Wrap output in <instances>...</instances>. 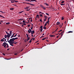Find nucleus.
<instances>
[{
	"label": "nucleus",
	"instance_id": "f257e3e1",
	"mask_svg": "<svg viewBox=\"0 0 74 74\" xmlns=\"http://www.w3.org/2000/svg\"><path fill=\"white\" fill-rule=\"evenodd\" d=\"M8 42H9L10 45L13 47L14 46V45L13 44L14 43V42H10V41H8Z\"/></svg>",
	"mask_w": 74,
	"mask_h": 74
},
{
	"label": "nucleus",
	"instance_id": "f03ea898",
	"mask_svg": "<svg viewBox=\"0 0 74 74\" xmlns=\"http://www.w3.org/2000/svg\"><path fill=\"white\" fill-rule=\"evenodd\" d=\"M9 41L10 42H14V38L10 39Z\"/></svg>",
	"mask_w": 74,
	"mask_h": 74
},
{
	"label": "nucleus",
	"instance_id": "7ed1b4c3",
	"mask_svg": "<svg viewBox=\"0 0 74 74\" xmlns=\"http://www.w3.org/2000/svg\"><path fill=\"white\" fill-rule=\"evenodd\" d=\"M44 17H45V19H44V21H47V18H48V17L47 16L45 15V16H44Z\"/></svg>",
	"mask_w": 74,
	"mask_h": 74
},
{
	"label": "nucleus",
	"instance_id": "20e7f679",
	"mask_svg": "<svg viewBox=\"0 0 74 74\" xmlns=\"http://www.w3.org/2000/svg\"><path fill=\"white\" fill-rule=\"evenodd\" d=\"M3 45L2 46H6L7 45V43H6V42H4L3 43Z\"/></svg>",
	"mask_w": 74,
	"mask_h": 74
},
{
	"label": "nucleus",
	"instance_id": "39448f33",
	"mask_svg": "<svg viewBox=\"0 0 74 74\" xmlns=\"http://www.w3.org/2000/svg\"><path fill=\"white\" fill-rule=\"evenodd\" d=\"M40 28H41V29H40L39 30H40L41 31V32H42V30H43V29H42V26H41L40 27Z\"/></svg>",
	"mask_w": 74,
	"mask_h": 74
},
{
	"label": "nucleus",
	"instance_id": "423d86ee",
	"mask_svg": "<svg viewBox=\"0 0 74 74\" xmlns=\"http://www.w3.org/2000/svg\"><path fill=\"white\" fill-rule=\"evenodd\" d=\"M4 39H5V38H3V39H1V40H0L1 42H4Z\"/></svg>",
	"mask_w": 74,
	"mask_h": 74
},
{
	"label": "nucleus",
	"instance_id": "0eeeda50",
	"mask_svg": "<svg viewBox=\"0 0 74 74\" xmlns=\"http://www.w3.org/2000/svg\"><path fill=\"white\" fill-rule=\"evenodd\" d=\"M41 7H42V8H43V10H46V8H45V7H44V6L42 5L41 6Z\"/></svg>",
	"mask_w": 74,
	"mask_h": 74
},
{
	"label": "nucleus",
	"instance_id": "6e6552de",
	"mask_svg": "<svg viewBox=\"0 0 74 74\" xmlns=\"http://www.w3.org/2000/svg\"><path fill=\"white\" fill-rule=\"evenodd\" d=\"M15 34V33L14 34H13L12 35V36H11V38H12V37H14V34Z\"/></svg>",
	"mask_w": 74,
	"mask_h": 74
},
{
	"label": "nucleus",
	"instance_id": "1a4fd4ad",
	"mask_svg": "<svg viewBox=\"0 0 74 74\" xmlns=\"http://www.w3.org/2000/svg\"><path fill=\"white\" fill-rule=\"evenodd\" d=\"M34 33V31L33 30L31 32L32 34H33Z\"/></svg>",
	"mask_w": 74,
	"mask_h": 74
},
{
	"label": "nucleus",
	"instance_id": "9d476101",
	"mask_svg": "<svg viewBox=\"0 0 74 74\" xmlns=\"http://www.w3.org/2000/svg\"><path fill=\"white\" fill-rule=\"evenodd\" d=\"M30 1H36V2H37V1L36 0H31Z\"/></svg>",
	"mask_w": 74,
	"mask_h": 74
},
{
	"label": "nucleus",
	"instance_id": "9b49d317",
	"mask_svg": "<svg viewBox=\"0 0 74 74\" xmlns=\"http://www.w3.org/2000/svg\"><path fill=\"white\" fill-rule=\"evenodd\" d=\"M49 20H48V21L46 22V23L49 25Z\"/></svg>",
	"mask_w": 74,
	"mask_h": 74
},
{
	"label": "nucleus",
	"instance_id": "f8f14e48",
	"mask_svg": "<svg viewBox=\"0 0 74 74\" xmlns=\"http://www.w3.org/2000/svg\"><path fill=\"white\" fill-rule=\"evenodd\" d=\"M10 36H11V34H12V31H11L10 32Z\"/></svg>",
	"mask_w": 74,
	"mask_h": 74
},
{
	"label": "nucleus",
	"instance_id": "ddd939ff",
	"mask_svg": "<svg viewBox=\"0 0 74 74\" xmlns=\"http://www.w3.org/2000/svg\"><path fill=\"white\" fill-rule=\"evenodd\" d=\"M64 33V31H62L61 33L59 35V36L60 35V34H62V33Z\"/></svg>",
	"mask_w": 74,
	"mask_h": 74
},
{
	"label": "nucleus",
	"instance_id": "4468645a",
	"mask_svg": "<svg viewBox=\"0 0 74 74\" xmlns=\"http://www.w3.org/2000/svg\"><path fill=\"white\" fill-rule=\"evenodd\" d=\"M50 37H55V35H50Z\"/></svg>",
	"mask_w": 74,
	"mask_h": 74
},
{
	"label": "nucleus",
	"instance_id": "2eb2a0df",
	"mask_svg": "<svg viewBox=\"0 0 74 74\" xmlns=\"http://www.w3.org/2000/svg\"><path fill=\"white\" fill-rule=\"evenodd\" d=\"M58 29V28H57V29L54 31V32H56Z\"/></svg>",
	"mask_w": 74,
	"mask_h": 74
},
{
	"label": "nucleus",
	"instance_id": "dca6fc26",
	"mask_svg": "<svg viewBox=\"0 0 74 74\" xmlns=\"http://www.w3.org/2000/svg\"><path fill=\"white\" fill-rule=\"evenodd\" d=\"M59 24H60V23L59 22H58L57 23V25H59Z\"/></svg>",
	"mask_w": 74,
	"mask_h": 74
},
{
	"label": "nucleus",
	"instance_id": "f3484780",
	"mask_svg": "<svg viewBox=\"0 0 74 74\" xmlns=\"http://www.w3.org/2000/svg\"><path fill=\"white\" fill-rule=\"evenodd\" d=\"M51 19V17H49L48 18V20L49 21V19Z\"/></svg>",
	"mask_w": 74,
	"mask_h": 74
},
{
	"label": "nucleus",
	"instance_id": "a211bd4d",
	"mask_svg": "<svg viewBox=\"0 0 74 74\" xmlns=\"http://www.w3.org/2000/svg\"><path fill=\"white\" fill-rule=\"evenodd\" d=\"M11 1V3H15V1Z\"/></svg>",
	"mask_w": 74,
	"mask_h": 74
},
{
	"label": "nucleus",
	"instance_id": "6ab92c4d",
	"mask_svg": "<svg viewBox=\"0 0 74 74\" xmlns=\"http://www.w3.org/2000/svg\"><path fill=\"white\" fill-rule=\"evenodd\" d=\"M45 4H46V5H47V6H48V5H48V4L47 3H45Z\"/></svg>",
	"mask_w": 74,
	"mask_h": 74
},
{
	"label": "nucleus",
	"instance_id": "aec40b11",
	"mask_svg": "<svg viewBox=\"0 0 74 74\" xmlns=\"http://www.w3.org/2000/svg\"><path fill=\"white\" fill-rule=\"evenodd\" d=\"M14 40H16L18 39V38H14Z\"/></svg>",
	"mask_w": 74,
	"mask_h": 74
},
{
	"label": "nucleus",
	"instance_id": "412c9836",
	"mask_svg": "<svg viewBox=\"0 0 74 74\" xmlns=\"http://www.w3.org/2000/svg\"><path fill=\"white\" fill-rule=\"evenodd\" d=\"M64 17H63V16L62 17V18H61V20H63V19H64Z\"/></svg>",
	"mask_w": 74,
	"mask_h": 74
},
{
	"label": "nucleus",
	"instance_id": "4be33fe9",
	"mask_svg": "<svg viewBox=\"0 0 74 74\" xmlns=\"http://www.w3.org/2000/svg\"><path fill=\"white\" fill-rule=\"evenodd\" d=\"M60 5H65V4H63L62 3H60Z\"/></svg>",
	"mask_w": 74,
	"mask_h": 74
},
{
	"label": "nucleus",
	"instance_id": "5701e85b",
	"mask_svg": "<svg viewBox=\"0 0 74 74\" xmlns=\"http://www.w3.org/2000/svg\"><path fill=\"white\" fill-rule=\"evenodd\" d=\"M10 10H14V8H10Z\"/></svg>",
	"mask_w": 74,
	"mask_h": 74
},
{
	"label": "nucleus",
	"instance_id": "b1692460",
	"mask_svg": "<svg viewBox=\"0 0 74 74\" xmlns=\"http://www.w3.org/2000/svg\"><path fill=\"white\" fill-rule=\"evenodd\" d=\"M7 45V48H8V47H9V46L8 45V43H7V44H6Z\"/></svg>",
	"mask_w": 74,
	"mask_h": 74
},
{
	"label": "nucleus",
	"instance_id": "393cba45",
	"mask_svg": "<svg viewBox=\"0 0 74 74\" xmlns=\"http://www.w3.org/2000/svg\"><path fill=\"white\" fill-rule=\"evenodd\" d=\"M10 24V23L8 22V23H6V25H9V24Z\"/></svg>",
	"mask_w": 74,
	"mask_h": 74
},
{
	"label": "nucleus",
	"instance_id": "a878e982",
	"mask_svg": "<svg viewBox=\"0 0 74 74\" xmlns=\"http://www.w3.org/2000/svg\"><path fill=\"white\" fill-rule=\"evenodd\" d=\"M33 40V38H32L31 40H30V41L29 42L30 43H31V42H32V40Z\"/></svg>",
	"mask_w": 74,
	"mask_h": 74
},
{
	"label": "nucleus",
	"instance_id": "bb28decb",
	"mask_svg": "<svg viewBox=\"0 0 74 74\" xmlns=\"http://www.w3.org/2000/svg\"><path fill=\"white\" fill-rule=\"evenodd\" d=\"M30 5H32L33 6H34V5H34V4H30Z\"/></svg>",
	"mask_w": 74,
	"mask_h": 74
},
{
	"label": "nucleus",
	"instance_id": "cd10ccee",
	"mask_svg": "<svg viewBox=\"0 0 74 74\" xmlns=\"http://www.w3.org/2000/svg\"><path fill=\"white\" fill-rule=\"evenodd\" d=\"M26 11H30V9H26Z\"/></svg>",
	"mask_w": 74,
	"mask_h": 74
},
{
	"label": "nucleus",
	"instance_id": "c85d7f7f",
	"mask_svg": "<svg viewBox=\"0 0 74 74\" xmlns=\"http://www.w3.org/2000/svg\"><path fill=\"white\" fill-rule=\"evenodd\" d=\"M25 9H28L29 8L28 7H26L25 8H24Z\"/></svg>",
	"mask_w": 74,
	"mask_h": 74
},
{
	"label": "nucleus",
	"instance_id": "c756f323",
	"mask_svg": "<svg viewBox=\"0 0 74 74\" xmlns=\"http://www.w3.org/2000/svg\"><path fill=\"white\" fill-rule=\"evenodd\" d=\"M4 37L5 38H7V35H5Z\"/></svg>",
	"mask_w": 74,
	"mask_h": 74
},
{
	"label": "nucleus",
	"instance_id": "7c9ffc66",
	"mask_svg": "<svg viewBox=\"0 0 74 74\" xmlns=\"http://www.w3.org/2000/svg\"><path fill=\"white\" fill-rule=\"evenodd\" d=\"M46 15H48V16H49V14L46 13Z\"/></svg>",
	"mask_w": 74,
	"mask_h": 74
},
{
	"label": "nucleus",
	"instance_id": "2f4dec72",
	"mask_svg": "<svg viewBox=\"0 0 74 74\" xmlns=\"http://www.w3.org/2000/svg\"><path fill=\"white\" fill-rule=\"evenodd\" d=\"M44 29H47V28L46 27H45V26L44 27Z\"/></svg>",
	"mask_w": 74,
	"mask_h": 74
},
{
	"label": "nucleus",
	"instance_id": "473e14b6",
	"mask_svg": "<svg viewBox=\"0 0 74 74\" xmlns=\"http://www.w3.org/2000/svg\"><path fill=\"white\" fill-rule=\"evenodd\" d=\"M36 17H38L37 18H38V17H39V16L38 15H36Z\"/></svg>",
	"mask_w": 74,
	"mask_h": 74
},
{
	"label": "nucleus",
	"instance_id": "72a5a7b5",
	"mask_svg": "<svg viewBox=\"0 0 74 74\" xmlns=\"http://www.w3.org/2000/svg\"><path fill=\"white\" fill-rule=\"evenodd\" d=\"M47 23H46L44 25L45 26H47Z\"/></svg>",
	"mask_w": 74,
	"mask_h": 74
},
{
	"label": "nucleus",
	"instance_id": "f704fd0d",
	"mask_svg": "<svg viewBox=\"0 0 74 74\" xmlns=\"http://www.w3.org/2000/svg\"><path fill=\"white\" fill-rule=\"evenodd\" d=\"M68 33H73V32L71 31H69L68 32Z\"/></svg>",
	"mask_w": 74,
	"mask_h": 74
},
{
	"label": "nucleus",
	"instance_id": "c9c22d12",
	"mask_svg": "<svg viewBox=\"0 0 74 74\" xmlns=\"http://www.w3.org/2000/svg\"><path fill=\"white\" fill-rule=\"evenodd\" d=\"M4 42H5V41H6V39H5H5H4Z\"/></svg>",
	"mask_w": 74,
	"mask_h": 74
},
{
	"label": "nucleus",
	"instance_id": "e433bc0d",
	"mask_svg": "<svg viewBox=\"0 0 74 74\" xmlns=\"http://www.w3.org/2000/svg\"><path fill=\"white\" fill-rule=\"evenodd\" d=\"M28 38L27 39V40H30V37H28V38Z\"/></svg>",
	"mask_w": 74,
	"mask_h": 74
},
{
	"label": "nucleus",
	"instance_id": "4c0bfd02",
	"mask_svg": "<svg viewBox=\"0 0 74 74\" xmlns=\"http://www.w3.org/2000/svg\"><path fill=\"white\" fill-rule=\"evenodd\" d=\"M64 1H62V2H61V3H64Z\"/></svg>",
	"mask_w": 74,
	"mask_h": 74
},
{
	"label": "nucleus",
	"instance_id": "58836bf2",
	"mask_svg": "<svg viewBox=\"0 0 74 74\" xmlns=\"http://www.w3.org/2000/svg\"><path fill=\"white\" fill-rule=\"evenodd\" d=\"M10 36H11V35H8V38H10Z\"/></svg>",
	"mask_w": 74,
	"mask_h": 74
},
{
	"label": "nucleus",
	"instance_id": "ea45409f",
	"mask_svg": "<svg viewBox=\"0 0 74 74\" xmlns=\"http://www.w3.org/2000/svg\"><path fill=\"white\" fill-rule=\"evenodd\" d=\"M24 12V11H21V12H19V14H21V13H22V12Z\"/></svg>",
	"mask_w": 74,
	"mask_h": 74
},
{
	"label": "nucleus",
	"instance_id": "a19ab883",
	"mask_svg": "<svg viewBox=\"0 0 74 74\" xmlns=\"http://www.w3.org/2000/svg\"><path fill=\"white\" fill-rule=\"evenodd\" d=\"M26 35L27 36V38H28V37H29V36H28V35L27 34H26Z\"/></svg>",
	"mask_w": 74,
	"mask_h": 74
},
{
	"label": "nucleus",
	"instance_id": "79ce46f5",
	"mask_svg": "<svg viewBox=\"0 0 74 74\" xmlns=\"http://www.w3.org/2000/svg\"><path fill=\"white\" fill-rule=\"evenodd\" d=\"M25 1H30L29 0H25Z\"/></svg>",
	"mask_w": 74,
	"mask_h": 74
},
{
	"label": "nucleus",
	"instance_id": "37998d69",
	"mask_svg": "<svg viewBox=\"0 0 74 74\" xmlns=\"http://www.w3.org/2000/svg\"><path fill=\"white\" fill-rule=\"evenodd\" d=\"M14 1H15V3H18V1H15V0Z\"/></svg>",
	"mask_w": 74,
	"mask_h": 74
},
{
	"label": "nucleus",
	"instance_id": "c03bdc74",
	"mask_svg": "<svg viewBox=\"0 0 74 74\" xmlns=\"http://www.w3.org/2000/svg\"><path fill=\"white\" fill-rule=\"evenodd\" d=\"M23 23H26V22H25V21H23Z\"/></svg>",
	"mask_w": 74,
	"mask_h": 74
},
{
	"label": "nucleus",
	"instance_id": "a18cd8bd",
	"mask_svg": "<svg viewBox=\"0 0 74 74\" xmlns=\"http://www.w3.org/2000/svg\"><path fill=\"white\" fill-rule=\"evenodd\" d=\"M17 35V34H16L15 36H14V37H15Z\"/></svg>",
	"mask_w": 74,
	"mask_h": 74
},
{
	"label": "nucleus",
	"instance_id": "49530a36",
	"mask_svg": "<svg viewBox=\"0 0 74 74\" xmlns=\"http://www.w3.org/2000/svg\"><path fill=\"white\" fill-rule=\"evenodd\" d=\"M9 38H8V39L7 41H8H8H10V40H9Z\"/></svg>",
	"mask_w": 74,
	"mask_h": 74
},
{
	"label": "nucleus",
	"instance_id": "de8ad7c7",
	"mask_svg": "<svg viewBox=\"0 0 74 74\" xmlns=\"http://www.w3.org/2000/svg\"><path fill=\"white\" fill-rule=\"evenodd\" d=\"M28 32L29 33H30V32L29 30H28Z\"/></svg>",
	"mask_w": 74,
	"mask_h": 74
},
{
	"label": "nucleus",
	"instance_id": "09e8293b",
	"mask_svg": "<svg viewBox=\"0 0 74 74\" xmlns=\"http://www.w3.org/2000/svg\"><path fill=\"white\" fill-rule=\"evenodd\" d=\"M27 26H28V27H30V25H27Z\"/></svg>",
	"mask_w": 74,
	"mask_h": 74
},
{
	"label": "nucleus",
	"instance_id": "8fccbe9b",
	"mask_svg": "<svg viewBox=\"0 0 74 74\" xmlns=\"http://www.w3.org/2000/svg\"><path fill=\"white\" fill-rule=\"evenodd\" d=\"M23 25H26V23H23Z\"/></svg>",
	"mask_w": 74,
	"mask_h": 74
},
{
	"label": "nucleus",
	"instance_id": "3c124183",
	"mask_svg": "<svg viewBox=\"0 0 74 74\" xmlns=\"http://www.w3.org/2000/svg\"><path fill=\"white\" fill-rule=\"evenodd\" d=\"M40 16H42V14H40Z\"/></svg>",
	"mask_w": 74,
	"mask_h": 74
},
{
	"label": "nucleus",
	"instance_id": "603ef678",
	"mask_svg": "<svg viewBox=\"0 0 74 74\" xmlns=\"http://www.w3.org/2000/svg\"><path fill=\"white\" fill-rule=\"evenodd\" d=\"M8 36H11L10 34H9V33H8Z\"/></svg>",
	"mask_w": 74,
	"mask_h": 74
},
{
	"label": "nucleus",
	"instance_id": "864d4df0",
	"mask_svg": "<svg viewBox=\"0 0 74 74\" xmlns=\"http://www.w3.org/2000/svg\"><path fill=\"white\" fill-rule=\"evenodd\" d=\"M18 55V54H17V53H16L14 54L15 55Z\"/></svg>",
	"mask_w": 74,
	"mask_h": 74
},
{
	"label": "nucleus",
	"instance_id": "5fc2aeb1",
	"mask_svg": "<svg viewBox=\"0 0 74 74\" xmlns=\"http://www.w3.org/2000/svg\"><path fill=\"white\" fill-rule=\"evenodd\" d=\"M26 3V4H29V5H30V4H31L29 3Z\"/></svg>",
	"mask_w": 74,
	"mask_h": 74
},
{
	"label": "nucleus",
	"instance_id": "6e6d98bb",
	"mask_svg": "<svg viewBox=\"0 0 74 74\" xmlns=\"http://www.w3.org/2000/svg\"><path fill=\"white\" fill-rule=\"evenodd\" d=\"M17 43V42H16V43L14 42V44H16Z\"/></svg>",
	"mask_w": 74,
	"mask_h": 74
},
{
	"label": "nucleus",
	"instance_id": "4d7b16f0",
	"mask_svg": "<svg viewBox=\"0 0 74 74\" xmlns=\"http://www.w3.org/2000/svg\"><path fill=\"white\" fill-rule=\"evenodd\" d=\"M22 19L23 20V19H19L18 20H19V21H20V20H22Z\"/></svg>",
	"mask_w": 74,
	"mask_h": 74
},
{
	"label": "nucleus",
	"instance_id": "13d9d810",
	"mask_svg": "<svg viewBox=\"0 0 74 74\" xmlns=\"http://www.w3.org/2000/svg\"><path fill=\"white\" fill-rule=\"evenodd\" d=\"M30 31V33H31L32 32V30L29 31Z\"/></svg>",
	"mask_w": 74,
	"mask_h": 74
},
{
	"label": "nucleus",
	"instance_id": "bf43d9fd",
	"mask_svg": "<svg viewBox=\"0 0 74 74\" xmlns=\"http://www.w3.org/2000/svg\"><path fill=\"white\" fill-rule=\"evenodd\" d=\"M42 37H44V36H42L40 38H42Z\"/></svg>",
	"mask_w": 74,
	"mask_h": 74
},
{
	"label": "nucleus",
	"instance_id": "052dcab7",
	"mask_svg": "<svg viewBox=\"0 0 74 74\" xmlns=\"http://www.w3.org/2000/svg\"><path fill=\"white\" fill-rule=\"evenodd\" d=\"M5 32H6V34H8V32L7 31H6Z\"/></svg>",
	"mask_w": 74,
	"mask_h": 74
},
{
	"label": "nucleus",
	"instance_id": "680f3d73",
	"mask_svg": "<svg viewBox=\"0 0 74 74\" xmlns=\"http://www.w3.org/2000/svg\"><path fill=\"white\" fill-rule=\"evenodd\" d=\"M7 51H9V50H10V49H7Z\"/></svg>",
	"mask_w": 74,
	"mask_h": 74
},
{
	"label": "nucleus",
	"instance_id": "e2e57ef3",
	"mask_svg": "<svg viewBox=\"0 0 74 74\" xmlns=\"http://www.w3.org/2000/svg\"><path fill=\"white\" fill-rule=\"evenodd\" d=\"M3 55H4L5 56V54H4V53H3Z\"/></svg>",
	"mask_w": 74,
	"mask_h": 74
},
{
	"label": "nucleus",
	"instance_id": "0e129e2a",
	"mask_svg": "<svg viewBox=\"0 0 74 74\" xmlns=\"http://www.w3.org/2000/svg\"><path fill=\"white\" fill-rule=\"evenodd\" d=\"M62 29H61L60 30V31H59V32H62Z\"/></svg>",
	"mask_w": 74,
	"mask_h": 74
},
{
	"label": "nucleus",
	"instance_id": "69168bd1",
	"mask_svg": "<svg viewBox=\"0 0 74 74\" xmlns=\"http://www.w3.org/2000/svg\"><path fill=\"white\" fill-rule=\"evenodd\" d=\"M25 42H26V39H25Z\"/></svg>",
	"mask_w": 74,
	"mask_h": 74
},
{
	"label": "nucleus",
	"instance_id": "338daca9",
	"mask_svg": "<svg viewBox=\"0 0 74 74\" xmlns=\"http://www.w3.org/2000/svg\"><path fill=\"white\" fill-rule=\"evenodd\" d=\"M32 21H33L32 20V18H31V22H32Z\"/></svg>",
	"mask_w": 74,
	"mask_h": 74
},
{
	"label": "nucleus",
	"instance_id": "774afa93",
	"mask_svg": "<svg viewBox=\"0 0 74 74\" xmlns=\"http://www.w3.org/2000/svg\"><path fill=\"white\" fill-rule=\"evenodd\" d=\"M45 40V39H44V38H43V39H42V40Z\"/></svg>",
	"mask_w": 74,
	"mask_h": 74
}]
</instances>
